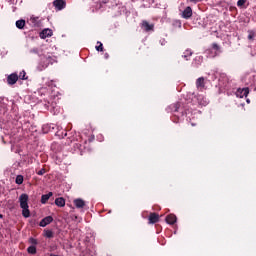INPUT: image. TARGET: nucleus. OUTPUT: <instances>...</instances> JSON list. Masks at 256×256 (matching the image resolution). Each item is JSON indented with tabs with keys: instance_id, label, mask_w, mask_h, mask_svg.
Segmentation results:
<instances>
[{
	"instance_id": "30",
	"label": "nucleus",
	"mask_w": 256,
	"mask_h": 256,
	"mask_svg": "<svg viewBox=\"0 0 256 256\" xmlns=\"http://www.w3.org/2000/svg\"><path fill=\"white\" fill-rule=\"evenodd\" d=\"M30 243L37 245V240H35V238H30Z\"/></svg>"
},
{
	"instance_id": "24",
	"label": "nucleus",
	"mask_w": 256,
	"mask_h": 256,
	"mask_svg": "<svg viewBox=\"0 0 256 256\" xmlns=\"http://www.w3.org/2000/svg\"><path fill=\"white\" fill-rule=\"evenodd\" d=\"M255 35H256L255 31L249 30L248 31V39H249V41H253V39H255Z\"/></svg>"
},
{
	"instance_id": "15",
	"label": "nucleus",
	"mask_w": 256,
	"mask_h": 256,
	"mask_svg": "<svg viewBox=\"0 0 256 256\" xmlns=\"http://www.w3.org/2000/svg\"><path fill=\"white\" fill-rule=\"evenodd\" d=\"M51 197H53V192H49L48 194L42 195V197H41L42 205H45V203H47L49 201V199H51Z\"/></svg>"
},
{
	"instance_id": "35",
	"label": "nucleus",
	"mask_w": 256,
	"mask_h": 256,
	"mask_svg": "<svg viewBox=\"0 0 256 256\" xmlns=\"http://www.w3.org/2000/svg\"><path fill=\"white\" fill-rule=\"evenodd\" d=\"M215 79H217V76L216 75L212 76V81H215Z\"/></svg>"
},
{
	"instance_id": "5",
	"label": "nucleus",
	"mask_w": 256,
	"mask_h": 256,
	"mask_svg": "<svg viewBox=\"0 0 256 256\" xmlns=\"http://www.w3.org/2000/svg\"><path fill=\"white\" fill-rule=\"evenodd\" d=\"M17 81H19V75H17V73H12L7 77L8 85H15Z\"/></svg>"
},
{
	"instance_id": "11",
	"label": "nucleus",
	"mask_w": 256,
	"mask_h": 256,
	"mask_svg": "<svg viewBox=\"0 0 256 256\" xmlns=\"http://www.w3.org/2000/svg\"><path fill=\"white\" fill-rule=\"evenodd\" d=\"M74 205H75L76 209H83L86 204L83 199L77 198L74 200Z\"/></svg>"
},
{
	"instance_id": "22",
	"label": "nucleus",
	"mask_w": 256,
	"mask_h": 256,
	"mask_svg": "<svg viewBox=\"0 0 256 256\" xmlns=\"http://www.w3.org/2000/svg\"><path fill=\"white\" fill-rule=\"evenodd\" d=\"M16 27L18 29H23V27H25V20H18V21H16Z\"/></svg>"
},
{
	"instance_id": "8",
	"label": "nucleus",
	"mask_w": 256,
	"mask_h": 256,
	"mask_svg": "<svg viewBox=\"0 0 256 256\" xmlns=\"http://www.w3.org/2000/svg\"><path fill=\"white\" fill-rule=\"evenodd\" d=\"M196 87L199 91H203L205 89V78L200 77L196 80Z\"/></svg>"
},
{
	"instance_id": "2",
	"label": "nucleus",
	"mask_w": 256,
	"mask_h": 256,
	"mask_svg": "<svg viewBox=\"0 0 256 256\" xmlns=\"http://www.w3.org/2000/svg\"><path fill=\"white\" fill-rule=\"evenodd\" d=\"M19 203L23 217H25V219H29V217H31V211H29V195L21 194L19 196Z\"/></svg>"
},
{
	"instance_id": "31",
	"label": "nucleus",
	"mask_w": 256,
	"mask_h": 256,
	"mask_svg": "<svg viewBox=\"0 0 256 256\" xmlns=\"http://www.w3.org/2000/svg\"><path fill=\"white\" fill-rule=\"evenodd\" d=\"M195 61H199V63H201V61H203V57L198 56V57L195 58Z\"/></svg>"
},
{
	"instance_id": "21",
	"label": "nucleus",
	"mask_w": 256,
	"mask_h": 256,
	"mask_svg": "<svg viewBox=\"0 0 256 256\" xmlns=\"http://www.w3.org/2000/svg\"><path fill=\"white\" fill-rule=\"evenodd\" d=\"M27 73L25 72V70H22L19 73L18 79H21L22 81H27V77H26Z\"/></svg>"
},
{
	"instance_id": "14",
	"label": "nucleus",
	"mask_w": 256,
	"mask_h": 256,
	"mask_svg": "<svg viewBox=\"0 0 256 256\" xmlns=\"http://www.w3.org/2000/svg\"><path fill=\"white\" fill-rule=\"evenodd\" d=\"M197 101H198L199 105H203L204 107H205V105H208V103H209V100H207L205 98V96H203V95H198L197 96Z\"/></svg>"
},
{
	"instance_id": "16",
	"label": "nucleus",
	"mask_w": 256,
	"mask_h": 256,
	"mask_svg": "<svg viewBox=\"0 0 256 256\" xmlns=\"http://www.w3.org/2000/svg\"><path fill=\"white\" fill-rule=\"evenodd\" d=\"M157 221H159V214L151 213L149 216V223H151L153 225V224L157 223Z\"/></svg>"
},
{
	"instance_id": "33",
	"label": "nucleus",
	"mask_w": 256,
	"mask_h": 256,
	"mask_svg": "<svg viewBox=\"0 0 256 256\" xmlns=\"http://www.w3.org/2000/svg\"><path fill=\"white\" fill-rule=\"evenodd\" d=\"M192 3H199L201 0H190Z\"/></svg>"
},
{
	"instance_id": "12",
	"label": "nucleus",
	"mask_w": 256,
	"mask_h": 256,
	"mask_svg": "<svg viewBox=\"0 0 256 256\" xmlns=\"http://www.w3.org/2000/svg\"><path fill=\"white\" fill-rule=\"evenodd\" d=\"M51 35H53V31L51 29H44L40 33L41 39H47V37H51Z\"/></svg>"
},
{
	"instance_id": "25",
	"label": "nucleus",
	"mask_w": 256,
	"mask_h": 256,
	"mask_svg": "<svg viewBox=\"0 0 256 256\" xmlns=\"http://www.w3.org/2000/svg\"><path fill=\"white\" fill-rule=\"evenodd\" d=\"M16 184L17 185H23V176L22 175H18L16 177Z\"/></svg>"
},
{
	"instance_id": "19",
	"label": "nucleus",
	"mask_w": 256,
	"mask_h": 256,
	"mask_svg": "<svg viewBox=\"0 0 256 256\" xmlns=\"http://www.w3.org/2000/svg\"><path fill=\"white\" fill-rule=\"evenodd\" d=\"M191 55H193V52L190 49H188V50H185V52L183 53L182 57L186 61H189V59L191 58Z\"/></svg>"
},
{
	"instance_id": "20",
	"label": "nucleus",
	"mask_w": 256,
	"mask_h": 256,
	"mask_svg": "<svg viewBox=\"0 0 256 256\" xmlns=\"http://www.w3.org/2000/svg\"><path fill=\"white\" fill-rule=\"evenodd\" d=\"M179 107H181V103L177 102L175 104L170 105L169 109H171L173 113H177V111H179Z\"/></svg>"
},
{
	"instance_id": "18",
	"label": "nucleus",
	"mask_w": 256,
	"mask_h": 256,
	"mask_svg": "<svg viewBox=\"0 0 256 256\" xmlns=\"http://www.w3.org/2000/svg\"><path fill=\"white\" fill-rule=\"evenodd\" d=\"M55 205H57V207H63L65 205V198L63 197L56 198Z\"/></svg>"
},
{
	"instance_id": "7",
	"label": "nucleus",
	"mask_w": 256,
	"mask_h": 256,
	"mask_svg": "<svg viewBox=\"0 0 256 256\" xmlns=\"http://www.w3.org/2000/svg\"><path fill=\"white\" fill-rule=\"evenodd\" d=\"M29 23L30 25H32V27H39V25H41V21L39 20V17L37 16H30L29 18Z\"/></svg>"
},
{
	"instance_id": "23",
	"label": "nucleus",
	"mask_w": 256,
	"mask_h": 256,
	"mask_svg": "<svg viewBox=\"0 0 256 256\" xmlns=\"http://www.w3.org/2000/svg\"><path fill=\"white\" fill-rule=\"evenodd\" d=\"M27 251L30 255H35V253H37V248L35 246H29Z\"/></svg>"
},
{
	"instance_id": "4",
	"label": "nucleus",
	"mask_w": 256,
	"mask_h": 256,
	"mask_svg": "<svg viewBox=\"0 0 256 256\" xmlns=\"http://www.w3.org/2000/svg\"><path fill=\"white\" fill-rule=\"evenodd\" d=\"M247 95H249L248 88H238L236 91V97H239V99H243V97H247Z\"/></svg>"
},
{
	"instance_id": "10",
	"label": "nucleus",
	"mask_w": 256,
	"mask_h": 256,
	"mask_svg": "<svg viewBox=\"0 0 256 256\" xmlns=\"http://www.w3.org/2000/svg\"><path fill=\"white\" fill-rule=\"evenodd\" d=\"M53 223V218L51 216H47L40 221V227H47V225Z\"/></svg>"
},
{
	"instance_id": "28",
	"label": "nucleus",
	"mask_w": 256,
	"mask_h": 256,
	"mask_svg": "<svg viewBox=\"0 0 256 256\" xmlns=\"http://www.w3.org/2000/svg\"><path fill=\"white\" fill-rule=\"evenodd\" d=\"M98 43H99V45L96 46V50L103 51V44L101 42H98Z\"/></svg>"
},
{
	"instance_id": "17",
	"label": "nucleus",
	"mask_w": 256,
	"mask_h": 256,
	"mask_svg": "<svg viewBox=\"0 0 256 256\" xmlns=\"http://www.w3.org/2000/svg\"><path fill=\"white\" fill-rule=\"evenodd\" d=\"M142 27L145 29V31H153V24H149L147 21L142 22Z\"/></svg>"
},
{
	"instance_id": "26",
	"label": "nucleus",
	"mask_w": 256,
	"mask_h": 256,
	"mask_svg": "<svg viewBox=\"0 0 256 256\" xmlns=\"http://www.w3.org/2000/svg\"><path fill=\"white\" fill-rule=\"evenodd\" d=\"M245 3H247V0H238L237 1V6L238 7H243V5H245Z\"/></svg>"
},
{
	"instance_id": "34",
	"label": "nucleus",
	"mask_w": 256,
	"mask_h": 256,
	"mask_svg": "<svg viewBox=\"0 0 256 256\" xmlns=\"http://www.w3.org/2000/svg\"><path fill=\"white\" fill-rule=\"evenodd\" d=\"M104 57H105V59H109V54H108V53H105V54H104Z\"/></svg>"
},
{
	"instance_id": "36",
	"label": "nucleus",
	"mask_w": 256,
	"mask_h": 256,
	"mask_svg": "<svg viewBox=\"0 0 256 256\" xmlns=\"http://www.w3.org/2000/svg\"><path fill=\"white\" fill-rule=\"evenodd\" d=\"M246 103H251V100L247 99V100H246Z\"/></svg>"
},
{
	"instance_id": "1",
	"label": "nucleus",
	"mask_w": 256,
	"mask_h": 256,
	"mask_svg": "<svg viewBox=\"0 0 256 256\" xmlns=\"http://www.w3.org/2000/svg\"><path fill=\"white\" fill-rule=\"evenodd\" d=\"M39 57H40V63H39L40 71H43V69H47L49 65H53L55 61H57V58L52 56L50 53L40 54Z\"/></svg>"
},
{
	"instance_id": "29",
	"label": "nucleus",
	"mask_w": 256,
	"mask_h": 256,
	"mask_svg": "<svg viewBox=\"0 0 256 256\" xmlns=\"http://www.w3.org/2000/svg\"><path fill=\"white\" fill-rule=\"evenodd\" d=\"M37 175H45V169H41L37 172Z\"/></svg>"
},
{
	"instance_id": "6",
	"label": "nucleus",
	"mask_w": 256,
	"mask_h": 256,
	"mask_svg": "<svg viewBox=\"0 0 256 256\" xmlns=\"http://www.w3.org/2000/svg\"><path fill=\"white\" fill-rule=\"evenodd\" d=\"M209 57H217L219 55V45L213 44L212 49L207 51Z\"/></svg>"
},
{
	"instance_id": "27",
	"label": "nucleus",
	"mask_w": 256,
	"mask_h": 256,
	"mask_svg": "<svg viewBox=\"0 0 256 256\" xmlns=\"http://www.w3.org/2000/svg\"><path fill=\"white\" fill-rule=\"evenodd\" d=\"M46 237H48V239H51V237H53V232L51 230H48L46 232Z\"/></svg>"
},
{
	"instance_id": "9",
	"label": "nucleus",
	"mask_w": 256,
	"mask_h": 256,
	"mask_svg": "<svg viewBox=\"0 0 256 256\" xmlns=\"http://www.w3.org/2000/svg\"><path fill=\"white\" fill-rule=\"evenodd\" d=\"M193 16V9L191 7H186V9L182 12L183 19H190Z\"/></svg>"
},
{
	"instance_id": "13",
	"label": "nucleus",
	"mask_w": 256,
	"mask_h": 256,
	"mask_svg": "<svg viewBox=\"0 0 256 256\" xmlns=\"http://www.w3.org/2000/svg\"><path fill=\"white\" fill-rule=\"evenodd\" d=\"M166 223L168 225H174V223H177V216L170 214L166 217Z\"/></svg>"
},
{
	"instance_id": "3",
	"label": "nucleus",
	"mask_w": 256,
	"mask_h": 256,
	"mask_svg": "<svg viewBox=\"0 0 256 256\" xmlns=\"http://www.w3.org/2000/svg\"><path fill=\"white\" fill-rule=\"evenodd\" d=\"M53 5L55 9H57V11H63V9H65V7L67 6V3L65 2V0H55L53 2Z\"/></svg>"
},
{
	"instance_id": "32",
	"label": "nucleus",
	"mask_w": 256,
	"mask_h": 256,
	"mask_svg": "<svg viewBox=\"0 0 256 256\" xmlns=\"http://www.w3.org/2000/svg\"><path fill=\"white\" fill-rule=\"evenodd\" d=\"M30 53H39V50L34 48V49L30 50Z\"/></svg>"
}]
</instances>
